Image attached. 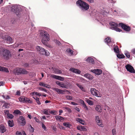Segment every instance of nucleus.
Listing matches in <instances>:
<instances>
[{
  "mask_svg": "<svg viewBox=\"0 0 135 135\" xmlns=\"http://www.w3.org/2000/svg\"><path fill=\"white\" fill-rule=\"evenodd\" d=\"M76 4L83 11H86L89 8V5L81 0H78L76 2Z\"/></svg>",
  "mask_w": 135,
  "mask_h": 135,
  "instance_id": "f257e3e1",
  "label": "nucleus"
},
{
  "mask_svg": "<svg viewBox=\"0 0 135 135\" xmlns=\"http://www.w3.org/2000/svg\"><path fill=\"white\" fill-rule=\"evenodd\" d=\"M0 55L6 59H8L11 56L9 50L2 47L0 48Z\"/></svg>",
  "mask_w": 135,
  "mask_h": 135,
  "instance_id": "f03ea898",
  "label": "nucleus"
},
{
  "mask_svg": "<svg viewBox=\"0 0 135 135\" xmlns=\"http://www.w3.org/2000/svg\"><path fill=\"white\" fill-rule=\"evenodd\" d=\"M50 40V36L49 35L46 31H44L43 38L41 40V41L42 44L44 45L49 47H50V46L48 44L47 42Z\"/></svg>",
  "mask_w": 135,
  "mask_h": 135,
  "instance_id": "7ed1b4c3",
  "label": "nucleus"
},
{
  "mask_svg": "<svg viewBox=\"0 0 135 135\" xmlns=\"http://www.w3.org/2000/svg\"><path fill=\"white\" fill-rule=\"evenodd\" d=\"M13 72L15 74H25L27 73V71L25 69L17 68L15 69Z\"/></svg>",
  "mask_w": 135,
  "mask_h": 135,
  "instance_id": "20e7f679",
  "label": "nucleus"
},
{
  "mask_svg": "<svg viewBox=\"0 0 135 135\" xmlns=\"http://www.w3.org/2000/svg\"><path fill=\"white\" fill-rule=\"evenodd\" d=\"M36 48L37 51L41 54L45 55H49V53L48 51L41 47L37 46Z\"/></svg>",
  "mask_w": 135,
  "mask_h": 135,
  "instance_id": "39448f33",
  "label": "nucleus"
},
{
  "mask_svg": "<svg viewBox=\"0 0 135 135\" xmlns=\"http://www.w3.org/2000/svg\"><path fill=\"white\" fill-rule=\"evenodd\" d=\"M11 11L13 12L16 13L17 16L20 15L19 12L21 10V9L17 5L13 6L11 7Z\"/></svg>",
  "mask_w": 135,
  "mask_h": 135,
  "instance_id": "423d86ee",
  "label": "nucleus"
},
{
  "mask_svg": "<svg viewBox=\"0 0 135 135\" xmlns=\"http://www.w3.org/2000/svg\"><path fill=\"white\" fill-rule=\"evenodd\" d=\"M109 24L111 26L110 27L111 29L118 32H120L121 31V29L117 27L118 25L117 23L113 22H111L109 23Z\"/></svg>",
  "mask_w": 135,
  "mask_h": 135,
  "instance_id": "0eeeda50",
  "label": "nucleus"
},
{
  "mask_svg": "<svg viewBox=\"0 0 135 135\" xmlns=\"http://www.w3.org/2000/svg\"><path fill=\"white\" fill-rule=\"evenodd\" d=\"M19 101L22 102L28 103H32V101L29 99L24 97H21L19 98Z\"/></svg>",
  "mask_w": 135,
  "mask_h": 135,
  "instance_id": "6e6552de",
  "label": "nucleus"
},
{
  "mask_svg": "<svg viewBox=\"0 0 135 135\" xmlns=\"http://www.w3.org/2000/svg\"><path fill=\"white\" fill-rule=\"evenodd\" d=\"M91 94L93 95L96 97H100L102 96V94H100L99 92L94 88H91L90 89Z\"/></svg>",
  "mask_w": 135,
  "mask_h": 135,
  "instance_id": "1a4fd4ad",
  "label": "nucleus"
},
{
  "mask_svg": "<svg viewBox=\"0 0 135 135\" xmlns=\"http://www.w3.org/2000/svg\"><path fill=\"white\" fill-rule=\"evenodd\" d=\"M2 38L4 40V42L8 44H10L13 42V41L11 38L9 36L7 35H4V36H3Z\"/></svg>",
  "mask_w": 135,
  "mask_h": 135,
  "instance_id": "9d476101",
  "label": "nucleus"
},
{
  "mask_svg": "<svg viewBox=\"0 0 135 135\" xmlns=\"http://www.w3.org/2000/svg\"><path fill=\"white\" fill-rule=\"evenodd\" d=\"M119 25L124 30L126 31H129L131 30V28L129 26H127L123 23H119Z\"/></svg>",
  "mask_w": 135,
  "mask_h": 135,
  "instance_id": "9b49d317",
  "label": "nucleus"
},
{
  "mask_svg": "<svg viewBox=\"0 0 135 135\" xmlns=\"http://www.w3.org/2000/svg\"><path fill=\"white\" fill-rule=\"evenodd\" d=\"M18 121L21 125L22 126H24L26 123L24 118L23 116H20L18 120Z\"/></svg>",
  "mask_w": 135,
  "mask_h": 135,
  "instance_id": "f8f14e48",
  "label": "nucleus"
},
{
  "mask_svg": "<svg viewBox=\"0 0 135 135\" xmlns=\"http://www.w3.org/2000/svg\"><path fill=\"white\" fill-rule=\"evenodd\" d=\"M95 120L98 126L100 127H103V125L102 123V120L100 119L98 115H97L95 116Z\"/></svg>",
  "mask_w": 135,
  "mask_h": 135,
  "instance_id": "ddd939ff",
  "label": "nucleus"
},
{
  "mask_svg": "<svg viewBox=\"0 0 135 135\" xmlns=\"http://www.w3.org/2000/svg\"><path fill=\"white\" fill-rule=\"evenodd\" d=\"M125 67L127 70L131 73H134L135 70L133 67L129 64L127 65Z\"/></svg>",
  "mask_w": 135,
  "mask_h": 135,
  "instance_id": "4468645a",
  "label": "nucleus"
},
{
  "mask_svg": "<svg viewBox=\"0 0 135 135\" xmlns=\"http://www.w3.org/2000/svg\"><path fill=\"white\" fill-rule=\"evenodd\" d=\"M90 71L97 75H100L102 73V70L100 69H98L91 70Z\"/></svg>",
  "mask_w": 135,
  "mask_h": 135,
  "instance_id": "2eb2a0df",
  "label": "nucleus"
},
{
  "mask_svg": "<svg viewBox=\"0 0 135 135\" xmlns=\"http://www.w3.org/2000/svg\"><path fill=\"white\" fill-rule=\"evenodd\" d=\"M51 78H54L61 81H63L64 80V78L54 75H51Z\"/></svg>",
  "mask_w": 135,
  "mask_h": 135,
  "instance_id": "dca6fc26",
  "label": "nucleus"
},
{
  "mask_svg": "<svg viewBox=\"0 0 135 135\" xmlns=\"http://www.w3.org/2000/svg\"><path fill=\"white\" fill-rule=\"evenodd\" d=\"M54 90L55 91L59 94H64V92L65 91V90H63L60 89L56 88H54L52 89Z\"/></svg>",
  "mask_w": 135,
  "mask_h": 135,
  "instance_id": "f3484780",
  "label": "nucleus"
},
{
  "mask_svg": "<svg viewBox=\"0 0 135 135\" xmlns=\"http://www.w3.org/2000/svg\"><path fill=\"white\" fill-rule=\"evenodd\" d=\"M70 70L73 73L78 74H80L81 73V71L80 70L74 68H70Z\"/></svg>",
  "mask_w": 135,
  "mask_h": 135,
  "instance_id": "a211bd4d",
  "label": "nucleus"
},
{
  "mask_svg": "<svg viewBox=\"0 0 135 135\" xmlns=\"http://www.w3.org/2000/svg\"><path fill=\"white\" fill-rule=\"evenodd\" d=\"M105 42L109 46H112V43L111 41V40L109 37H108L105 39Z\"/></svg>",
  "mask_w": 135,
  "mask_h": 135,
  "instance_id": "6ab92c4d",
  "label": "nucleus"
},
{
  "mask_svg": "<svg viewBox=\"0 0 135 135\" xmlns=\"http://www.w3.org/2000/svg\"><path fill=\"white\" fill-rule=\"evenodd\" d=\"M6 127L3 124H1L0 126V132L2 133H3L6 132Z\"/></svg>",
  "mask_w": 135,
  "mask_h": 135,
  "instance_id": "aec40b11",
  "label": "nucleus"
},
{
  "mask_svg": "<svg viewBox=\"0 0 135 135\" xmlns=\"http://www.w3.org/2000/svg\"><path fill=\"white\" fill-rule=\"evenodd\" d=\"M0 71L5 72L6 73L9 72L8 69L5 67L0 66Z\"/></svg>",
  "mask_w": 135,
  "mask_h": 135,
  "instance_id": "412c9836",
  "label": "nucleus"
},
{
  "mask_svg": "<svg viewBox=\"0 0 135 135\" xmlns=\"http://www.w3.org/2000/svg\"><path fill=\"white\" fill-rule=\"evenodd\" d=\"M55 117L56 120H59L60 121L63 120L64 119V118L62 117L59 115L55 116Z\"/></svg>",
  "mask_w": 135,
  "mask_h": 135,
  "instance_id": "4be33fe9",
  "label": "nucleus"
},
{
  "mask_svg": "<svg viewBox=\"0 0 135 135\" xmlns=\"http://www.w3.org/2000/svg\"><path fill=\"white\" fill-rule=\"evenodd\" d=\"M86 61L92 64L94 63V60L93 59L90 57H88L87 59L86 60Z\"/></svg>",
  "mask_w": 135,
  "mask_h": 135,
  "instance_id": "5701e85b",
  "label": "nucleus"
},
{
  "mask_svg": "<svg viewBox=\"0 0 135 135\" xmlns=\"http://www.w3.org/2000/svg\"><path fill=\"white\" fill-rule=\"evenodd\" d=\"M95 110L98 112H102V108L100 105H97L95 108Z\"/></svg>",
  "mask_w": 135,
  "mask_h": 135,
  "instance_id": "b1692460",
  "label": "nucleus"
},
{
  "mask_svg": "<svg viewBox=\"0 0 135 135\" xmlns=\"http://www.w3.org/2000/svg\"><path fill=\"white\" fill-rule=\"evenodd\" d=\"M76 120L79 122L83 125H84L85 123L84 122L83 120L79 118H77L76 119Z\"/></svg>",
  "mask_w": 135,
  "mask_h": 135,
  "instance_id": "393cba45",
  "label": "nucleus"
},
{
  "mask_svg": "<svg viewBox=\"0 0 135 135\" xmlns=\"http://www.w3.org/2000/svg\"><path fill=\"white\" fill-rule=\"evenodd\" d=\"M8 110H7L6 111V112H7V116L10 119H12L13 118L14 116L11 114L8 113Z\"/></svg>",
  "mask_w": 135,
  "mask_h": 135,
  "instance_id": "a878e982",
  "label": "nucleus"
},
{
  "mask_svg": "<svg viewBox=\"0 0 135 135\" xmlns=\"http://www.w3.org/2000/svg\"><path fill=\"white\" fill-rule=\"evenodd\" d=\"M76 84L78 86V87L82 90V91L84 92H85V90L82 86L78 84Z\"/></svg>",
  "mask_w": 135,
  "mask_h": 135,
  "instance_id": "bb28decb",
  "label": "nucleus"
},
{
  "mask_svg": "<svg viewBox=\"0 0 135 135\" xmlns=\"http://www.w3.org/2000/svg\"><path fill=\"white\" fill-rule=\"evenodd\" d=\"M16 135H26V134L24 131L21 132L18 131H17L16 133Z\"/></svg>",
  "mask_w": 135,
  "mask_h": 135,
  "instance_id": "cd10ccee",
  "label": "nucleus"
},
{
  "mask_svg": "<svg viewBox=\"0 0 135 135\" xmlns=\"http://www.w3.org/2000/svg\"><path fill=\"white\" fill-rule=\"evenodd\" d=\"M86 99V100L87 102L89 105H93V103L92 101L88 99Z\"/></svg>",
  "mask_w": 135,
  "mask_h": 135,
  "instance_id": "c85d7f7f",
  "label": "nucleus"
},
{
  "mask_svg": "<svg viewBox=\"0 0 135 135\" xmlns=\"http://www.w3.org/2000/svg\"><path fill=\"white\" fill-rule=\"evenodd\" d=\"M33 98L35 99L36 102L38 105H40L41 104V103L39 100V98H37L36 97H33Z\"/></svg>",
  "mask_w": 135,
  "mask_h": 135,
  "instance_id": "c756f323",
  "label": "nucleus"
},
{
  "mask_svg": "<svg viewBox=\"0 0 135 135\" xmlns=\"http://www.w3.org/2000/svg\"><path fill=\"white\" fill-rule=\"evenodd\" d=\"M8 125L10 127H12L14 126V124L12 121H11L10 120H8Z\"/></svg>",
  "mask_w": 135,
  "mask_h": 135,
  "instance_id": "7c9ffc66",
  "label": "nucleus"
},
{
  "mask_svg": "<svg viewBox=\"0 0 135 135\" xmlns=\"http://www.w3.org/2000/svg\"><path fill=\"white\" fill-rule=\"evenodd\" d=\"M114 51L117 53H118L119 52V49L117 46H116L114 49Z\"/></svg>",
  "mask_w": 135,
  "mask_h": 135,
  "instance_id": "2f4dec72",
  "label": "nucleus"
},
{
  "mask_svg": "<svg viewBox=\"0 0 135 135\" xmlns=\"http://www.w3.org/2000/svg\"><path fill=\"white\" fill-rule=\"evenodd\" d=\"M117 57L119 59H123L125 57L124 56L123 54L117 55Z\"/></svg>",
  "mask_w": 135,
  "mask_h": 135,
  "instance_id": "473e14b6",
  "label": "nucleus"
},
{
  "mask_svg": "<svg viewBox=\"0 0 135 135\" xmlns=\"http://www.w3.org/2000/svg\"><path fill=\"white\" fill-rule=\"evenodd\" d=\"M54 73L56 74H60L62 73V71L60 70H59L57 69H56L54 70Z\"/></svg>",
  "mask_w": 135,
  "mask_h": 135,
  "instance_id": "72a5a7b5",
  "label": "nucleus"
},
{
  "mask_svg": "<svg viewBox=\"0 0 135 135\" xmlns=\"http://www.w3.org/2000/svg\"><path fill=\"white\" fill-rule=\"evenodd\" d=\"M63 124L64 126L68 128H70L71 126V125L68 123H64Z\"/></svg>",
  "mask_w": 135,
  "mask_h": 135,
  "instance_id": "f704fd0d",
  "label": "nucleus"
},
{
  "mask_svg": "<svg viewBox=\"0 0 135 135\" xmlns=\"http://www.w3.org/2000/svg\"><path fill=\"white\" fill-rule=\"evenodd\" d=\"M66 51L68 52L71 55H73V51L70 48L67 49Z\"/></svg>",
  "mask_w": 135,
  "mask_h": 135,
  "instance_id": "c9c22d12",
  "label": "nucleus"
},
{
  "mask_svg": "<svg viewBox=\"0 0 135 135\" xmlns=\"http://www.w3.org/2000/svg\"><path fill=\"white\" fill-rule=\"evenodd\" d=\"M83 106L85 111H88L89 110V108L87 107L85 104H84Z\"/></svg>",
  "mask_w": 135,
  "mask_h": 135,
  "instance_id": "e433bc0d",
  "label": "nucleus"
},
{
  "mask_svg": "<svg viewBox=\"0 0 135 135\" xmlns=\"http://www.w3.org/2000/svg\"><path fill=\"white\" fill-rule=\"evenodd\" d=\"M125 55L128 58H129L130 56L129 53L127 51H125Z\"/></svg>",
  "mask_w": 135,
  "mask_h": 135,
  "instance_id": "4c0bfd02",
  "label": "nucleus"
},
{
  "mask_svg": "<svg viewBox=\"0 0 135 135\" xmlns=\"http://www.w3.org/2000/svg\"><path fill=\"white\" fill-rule=\"evenodd\" d=\"M43 113L44 114L46 115H49V111L48 110H46V109H45L43 110Z\"/></svg>",
  "mask_w": 135,
  "mask_h": 135,
  "instance_id": "58836bf2",
  "label": "nucleus"
},
{
  "mask_svg": "<svg viewBox=\"0 0 135 135\" xmlns=\"http://www.w3.org/2000/svg\"><path fill=\"white\" fill-rule=\"evenodd\" d=\"M31 94H32V95H33L35 94L38 96H40L41 95V94L35 92H33L32 93H31Z\"/></svg>",
  "mask_w": 135,
  "mask_h": 135,
  "instance_id": "ea45409f",
  "label": "nucleus"
},
{
  "mask_svg": "<svg viewBox=\"0 0 135 135\" xmlns=\"http://www.w3.org/2000/svg\"><path fill=\"white\" fill-rule=\"evenodd\" d=\"M85 75L87 76V77L89 79L91 80L92 79V77H91V75H90L87 74H85Z\"/></svg>",
  "mask_w": 135,
  "mask_h": 135,
  "instance_id": "a19ab883",
  "label": "nucleus"
},
{
  "mask_svg": "<svg viewBox=\"0 0 135 135\" xmlns=\"http://www.w3.org/2000/svg\"><path fill=\"white\" fill-rule=\"evenodd\" d=\"M112 133L113 135H116V129L115 128H113L112 129Z\"/></svg>",
  "mask_w": 135,
  "mask_h": 135,
  "instance_id": "79ce46f5",
  "label": "nucleus"
},
{
  "mask_svg": "<svg viewBox=\"0 0 135 135\" xmlns=\"http://www.w3.org/2000/svg\"><path fill=\"white\" fill-rule=\"evenodd\" d=\"M56 111L55 110H52L49 111L50 113L51 114L54 115H56Z\"/></svg>",
  "mask_w": 135,
  "mask_h": 135,
  "instance_id": "37998d69",
  "label": "nucleus"
},
{
  "mask_svg": "<svg viewBox=\"0 0 135 135\" xmlns=\"http://www.w3.org/2000/svg\"><path fill=\"white\" fill-rule=\"evenodd\" d=\"M55 42L56 44H57L59 45H61V43L57 40H55Z\"/></svg>",
  "mask_w": 135,
  "mask_h": 135,
  "instance_id": "c03bdc74",
  "label": "nucleus"
},
{
  "mask_svg": "<svg viewBox=\"0 0 135 135\" xmlns=\"http://www.w3.org/2000/svg\"><path fill=\"white\" fill-rule=\"evenodd\" d=\"M66 98L70 100H72V97L69 95H67L66 96Z\"/></svg>",
  "mask_w": 135,
  "mask_h": 135,
  "instance_id": "a18cd8bd",
  "label": "nucleus"
},
{
  "mask_svg": "<svg viewBox=\"0 0 135 135\" xmlns=\"http://www.w3.org/2000/svg\"><path fill=\"white\" fill-rule=\"evenodd\" d=\"M13 113L16 114H18L21 113V112L19 110H15L14 111Z\"/></svg>",
  "mask_w": 135,
  "mask_h": 135,
  "instance_id": "49530a36",
  "label": "nucleus"
},
{
  "mask_svg": "<svg viewBox=\"0 0 135 135\" xmlns=\"http://www.w3.org/2000/svg\"><path fill=\"white\" fill-rule=\"evenodd\" d=\"M59 86L62 88H66V86L62 82L61 83V84H60Z\"/></svg>",
  "mask_w": 135,
  "mask_h": 135,
  "instance_id": "de8ad7c7",
  "label": "nucleus"
},
{
  "mask_svg": "<svg viewBox=\"0 0 135 135\" xmlns=\"http://www.w3.org/2000/svg\"><path fill=\"white\" fill-rule=\"evenodd\" d=\"M20 45V43H18L17 44H15L14 45V48L18 47H19Z\"/></svg>",
  "mask_w": 135,
  "mask_h": 135,
  "instance_id": "09e8293b",
  "label": "nucleus"
},
{
  "mask_svg": "<svg viewBox=\"0 0 135 135\" xmlns=\"http://www.w3.org/2000/svg\"><path fill=\"white\" fill-rule=\"evenodd\" d=\"M80 130H83L84 131H85L86 130V128L82 126L80 127Z\"/></svg>",
  "mask_w": 135,
  "mask_h": 135,
  "instance_id": "8fccbe9b",
  "label": "nucleus"
},
{
  "mask_svg": "<svg viewBox=\"0 0 135 135\" xmlns=\"http://www.w3.org/2000/svg\"><path fill=\"white\" fill-rule=\"evenodd\" d=\"M131 53L135 55V48L131 50Z\"/></svg>",
  "mask_w": 135,
  "mask_h": 135,
  "instance_id": "3c124183",
  "label": "nucleus"
},
{
  "mask_svg": "<svg viewBox=\"0 0 135 135\" xmlns=\"http://www.w3.org/2000/svg\"><path fill=\"white\" fill-rule=\"evenodd\" d=\"M2 97L5 99H8L9 98V97L8 95H7L6 96L2 95Z\"/></svg>",
  "mask_w": 135,
  "mask_h": 135,
  "instance_id": "603ef678",
  "label": "nucleus"
},
{
  "mask_svg": "<svg viewBox=\"0 0 135 135\" xmlns=\"http://www.w3.org/2000/svg\"><path fill=\"white\" fill-rule=\"evenodd\" d=\"M79 101H80V103L81 104L83 105H84V104H85V103L84 101L83 100L81 99H80V100H79Z\"/></svg>",
  "mask_w": 135,
  "mask_h": 135,
  "instance_id": "864d4df0",
  "label": "nucleus"
},
{
  "mask_svg": "<svg viewBox=\"0 0 135 135\" xmlns=\"http://www.w3.org/2000/svg\"><path fill=\"white\" fill-rule=\"evenodd\" d=\"M42 128L45 131L46 129V127L44 124L42 123Z\"/></svg>",
  "mask_w": 135,
  "mask_h": 135,
  "instance_id": "5fc2aeb1",
  "label": "nucleus"
},
{
  "mask_svg": "<svg viewBox=\"0 0 135 135\" xmlns=\"http://www.w3.org/2000/svg\"><path fill=\"white\" fill-rule=\"evenodd\" d=\"M38 89L41 90H43L45 91H46V90L45 89H44L41 87H39L38 88Z\"/></svg>",
  "mask_w": 135,
  "mask_h": 135,
  "instance_id": "6e6d98bb",
  "label": "nucleus"
},
{
  "mask_svg": "<svg viewBox=\"0 0 135 135\" xmlns=\"http://www.w3.org/2000/svg\"><path fill=\"white\" fill-rule=\"evenodd\" d=\"M71 104H72L73 105H78V103H75L74 102H71Z\"/></svg>",
  "mask_w": 135,
  "mask_h": 135,
  "instance_id": "4d7b16f0",
  "label": "nucleus"
},
{
  "mask_svg": "<svg viewBox=\"0 0 135 135\" xmlns=\"http://www.w3.org/2000/svg\"><path fill=\"white\" fill-rule=\"evenodd\" d=\"M52 129L54 131H57V128H56L54 127V126H53L52 127Z\"/></svg>",
  "mask_w": 135,
  "mask_h": 135,
  "instance_id": "13d9d810",
  "label": "nucleus"
},
{
  "mask_svg": "<svg viewBox=\"0 0 135 135\" xmlns=\"http://www.w3.org/2000/svg\"><path fill=\"white\" fill-rule=\"evenodd\" d=\"M40 85L44 86H45V84L44 83H43L41 82L39 83Z\"/></svg>",
  "mask_w": 135,
  "mask_h": 135,
  "instance_id": "bf43d9fd",
  "label": "nucleus"
},
{
  "mask_svg": "<svg viewBox=\"0 0 135 135\" xmlns=\"http://www.w3.org/2000/svg\"><path fill=\"white\" fill-rule=\"evenodd\" d=\"M34 119L36 122H39L38 119L36 117H35Z\"/></svg>",
  "mask_w": 135,
  "mask_h": 135,
  "instance_id": "052dcab7",
  "label": "nucleus"
},
{
  "mask_svg": "<svg viewBox=\"0 0 135 135\" xmlns=\"http://www.w3.org/2000/svg\"><path fill=\"white\" fill-rule=\"evenodd\" d=\"M20 92L19 91H17L16 92V94L17 95H20Z\"/></svg>",
  "mask_w": 135,
  "mask_h": 135,
  "instance_id": "680f3d73",
  "label": "nucleus"
},
{
  "mask_svg": "<svg viewBox=\"0 0 135 135\" xmlns=\"http://www.w3.org/2000/svg\"><path fill=\"white\" fill-rule=\"evenodd\" d=\"M4 84V83L2 81H0V86L3 85Z\"/></svg>",
  "mask_w": 135,
  "mask_h": 135,
  "instance_id": "e2e57ef3",
  "label": "nucleus"
},
{
  "mask_svg": "<svg viewBox=\"0 0 135 135\" xmlns=\"http://www.w3.org/2000/svg\"><path fill=\"white\" fill-rule=\"evenodd\" d=\"M113 12L114 15H117V14L118 13V12L116 10H114V12Z\"/></svg>",
  "mask_w": 135,
  "mask_h": 135,
  "instance_id": "0e129e2a",
  "label": "nucleus"
},
{
  "mask_svg": "<svg viewBox=\"0 0 135 135\" xmlns=\"http://www.w3.org/2000/svg\"><path fill=\"white\" fill-rule=\"evenodd\" d=\"M75 109L78 112H80V109H79V108L78 107H76L75 108Z\"/></svg>",
  "mask_w": 135,
  "mask_h": 135,
  "instance_id": "69168bd1",
  "label": "nucleus"
},
{
  "mask_svg": "<svg viewBox=\"0 0 135 135\" xmlns=\"http://www.w3.org/2000/svg\"><path fill=\"white\" fill-rule=\"evenodd\" d=\"M61 83L62 82H60L59 81H57L56 82V84L59 86L60 85V84H61Z\"/></svg>",
  "mask_w": 135,
  "mask_h": 135,
  "instance_id": "338daca9",
  "label": "nucleus"
},
{
  "mask_svg": "<svg viewBox=\"0 0 135 135\" xmlns=\"http://www.w3.org/2000/svg\"><path fill=\"white\" fill-rule=\"evenodd\" d=\"M63 111L62 110H59V115H61V113H63Z\"/></svg>",
  "mask_w": 135,
  "mask_h": 135,
  "instance_id": "774afa93",
  "label": "nucleus"
}]
</instances>
